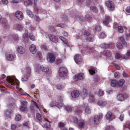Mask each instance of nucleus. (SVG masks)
Here are the masks:
<instances>
[{
	"instance_id": "obj_1",
	"label": "nucleus",
	"mask_w": 130,
	"mask_h": 130,
	"mask_svg": "<svg viewBox=\"0 0 130 130\" xmlns=\"http://www.w3.org/2000/svg\"><path fill=\"white\" fill-rule=\"evenodd\" d=\"M78 38L85 39L87 41L92 42L94 40L93 36L90 34L85 29L82 30L81 32L79 34Z\"/></svg>"
},
{
	"instance_id": "obj_2",
	"label": "nucleus",
	"mask_w": 130,
	"mask_h": 130,
	"mask_svg": "<svg viewBox=\"0 0 130 130\" xmlns=\"http://www.w3.org/2000/svg\"><path fill=\"white\" fill-rule=\"evenodd\" d=\"M62 97L60 96L58 99V101L56 102L55 104L53 102H51L50 104V106L52 107L54 106H56L59 108H61L63 106V105L62 103Z\"/></svg>"
},
{
	"instance_id": "obj_3",
	"label": "nucleus",
	"mask_w": 130,
	"mask_h": 130,
	"mask_svg": "<svg viewBox=\"0 0 130 130\" xmlns=\"http://www.w3.org/2000/svg\"><path fill=\"white\" fill-rule=\"evenodd\" d=\"M47 61L50 63L53 62L55 60V57L54 55L48 53L47 55Z\"/></svg>"
},
{
	"instance_id": "obj_4",
	"label": "nucleus",
	"mask_w": 130,
	"mask_h": 130,
	"mask_svg": "<svg viewBox=\"0 0 130 130\" xmlns=\"http://www.w3.org/2000/svg\"><path fill=\"white\" fill-rule=\"evenodd\" d=\"M106 6L109 8L111 11H112L114 9V4L111 1H108L105 2Z\"/></svg>"
},
{
	"instance_id": "obj_5",
	"label": "nucleus",
	"mask_w": 130,
	"mask_h": 130,
	"mask_svg": "<svg viewBox=\"0 0 130 130\" xmlns=\"http://www.w3.org/2000/svg\"><path fill=\"white\" fill-rule=\"evenodd\" d=\"M103 117V115L102 113H99L98 115L95 116L94 118V121L95 124H97L100 122V119Z\"/></svg>"
},
{
	"instance_id": "obj_6",
	"label": "nucleus",
	"mask_w": 130,
	"mask_h": 130,
	"mask_svg": "<svg viewBox=\"0 0 130 130\" xmlns=\"http://www.w3.org/2000/svg\"><path fill=\"white\" fill-rule=\"evenodd\" d=\"M67 73L66 69L63 67H60L59 70V74L60 76L64 77Z\"/></svg>"
},
{
	"instance_id": "obj_7",
	"label": "nucleus",
	"mask_w": 130,
	"mask_h": 130,
	"mask_svg": "<svg viewBox=\"0 0 130 130\" xmlns=\"http://www.w3.org/2000/svg\"><path fill=\"white\" fill-rule=\"evenodd\" d=\"M7 79L11 83L12 85H14L15 84L14 81L16 82V83L18 84L19 81L15 77V76H8L7 77Z\"/></svg>"
},
{
	"instance_id": "obj_8",
	"label": "nucleus",
	"mask_w": 130,
	"mask_h": 130,
	"mask_svg": "<svg viewBox=\"0 0 130 130\" xmlns=\"http://www.w3.org/2000/svg\"><path fill=\"white\" fill-rule=\"evenodd\" d=\"M74 60L76 63L77 64H80L82 62L81 56L79 54H77L74 57Z\"/></svg>"
},
{
	"instance_id": "obj_9",
	"label": "nucleus",
	"mask_w": 130,
	"mask_h": 130,
	"mask_svg": "<svg viewBox=\"0 0 130 130\" xmlns=\"http://www.w3.org/2000/svg\"><path fill=\"white\" fill-rule=\"evenodd\" d=\"M15 15L16 17L19 20H22L23 18V13L21 11H19L16 12Z\"/></svg>"
},
{
	"instance_id": "obj_10",
	"label": "nucleus",
	"mask_w": 130,
	"mask_h": 130,
	"mask_svg": "<svg viewBox=\"0 0 130 130\" xmlns=\"http://www.w3.org/2000/svg\"><path fill=\"white\" fill-rule=\"evenodd\" d=\"M84 78V74L80 73L77 75H75L74 78L75 81H76L78 80H83Z\"/></svg>"
},
{
	"instance_id": "obj_11",
	"label": "nucleus",
	"mask_w": 130,
	"mask_h": 130,
	"mask_svg": "<svg viewBox=\"0 0 130 130\" xmlns=\"http://www.w3.org/2000/svg\"><path fill=\"white\" fill-rule=\"evenodd\" d=\"M105 116L107 119L109 120L110 119V120H112L115 118V116L110 111H109L107 112Z\"/></svg>"
},
{
	"instance_id": "obj_12",
	"label": "nucleus",
	"mask_w": 130,
	"mask_h": 130,
	"mask_svg": "<svg viewBox=\"0 0 130 130\" xmlns=\"http://www.w3.org/2000/svg\"><path fill=\"white\" fill-rule=\"evenodd\" d=\"M15 55L9 54L7 55L6 59L8 60L13 61L15 60Z\"/></svg>"
},
{
	"instance_id": "obj_13",
	"label": "nucleus",
	"mask_w": 130,
	"mask_h": 130,
	"mask_svg": "<svg viewBox=\"0 0 130 130\" xmlns=\"http://www.w3.org/2000/svg\"><path fill=\"white\" fill-rule=\"evenodd\" d=\"M71 95L72 97L73 98H76L78 97L79 95V91L76 90H74L72 92Z\"/></svg>"
},
{
	"instance_id": "obj_14",
	"label": "nucleus",
	"mask_w": 130,
	"mask_h": 130,
	"mask_svg": "<svg viewBox=\"0 0 130 130\" xmlns=\"http://www.w3.org/2000/svg\"><path fill=\"white\" fill-rule=\"evenodd\" d=\"M29 50L32 54H35L37 51L35 45L33 44H31L29 47Z\"/></svg>"
},
{
	"instance_id": "obj_15",
	"label": "nucleus",
	"mask_w": 130,
	"mask_h": 130,
	"mask_svg": "<svg viewBox=\"0 0 130 130\" xmlns=\"http://www.w3.org/2000/svg\"><path fill=\"white\" fill-rule=\"evenodd\" d=\"M48 36L50 40L52 42L55 43L58 42L57 38L56 36L52 34H50Z\"/></svg>"
},
{
	"instance_id": "obj_16",
	"label": "nucleus",
	"mask_w": 130,
	"mask_h": 130,
	"mask_svg": "<svg viewBox=\"0 0 130 130\" xmlns=\"http://www.w3.org/2000/svg\"><path fill=\"white\" fill-rule=\"evenodd\" d=\"M17 51L18 53L21 54H23L25 52V49L21 46H19L17 47Z\"/></svg>"
},
{
	"instance_id": "obj_17",
	"label": "nucleus",
	"mask_w": 130,
	"mask_h": 130,
	"mask_svg": "<svg viewBox=\"0 0 130 130\" xmlns=\"http://www.w3.org/2000/svg\"><path fill=\"white\" fill-rule=\"evenodd\" d=\"M111 20V18L109 16L105 15V20H103V23L105 25L108 24L109 22Z\"/></svg>"
},
{
	"instance_id": "obj_18",
	"label": "nucleus",
	"mask_w": 130,
	"mask_h": 130,
	"mask_svg": "<svg viewBox=\"0 0 130 130\" xmlns=\"http://www.w3.org/2000/svg\"><path fill=\"white\" fill-rule=\"evenodd\" d=\"M1 22L4 28H6L8 27V22L5 18L2 19L1 20Z\"/></svg>"
},
{
	"instance_id": "obj_19",
	"label": "nucleus",
	"mask_w": 130,
	"mask_h": 130,
	"mask_svg": "<svg viewBox=\"0 0 130 130\" xmlns=\"http://www.w3.org/2000/svg\"><path fill=\"white\" fill-rule=\"evenodd\" d=\"M118 40L119 42H121V43L123 44L125 46H127V44L124 38L122 37H120L119 38Z\"/></svg>"
},
{
	"instance_id": "obj_20",
	"label": "nucleus",
	"mask_w": 130,
	"mask_h": 130,
	"mask_svg": "<svg viewBox=\"0 0 130 130\" xmlns=\"http://www.w3.org/2000/svg\"><path fill=\"white\" fill-rule=\"evenodd\" d=\"M40 69L42 71L44 72H47L49 70V68L43 65L40 66Z\"/></svg>"
},
{
	"instance_id": "obj_21",
	"label": "nucleus",
	"mask_w": 130,
	"mask_h": 130,
	"mask_svg": "<svg viewBox=\"0 0 130 130\" xmlns=\"http://www.w3.org/2000/svg\"><path fill=\"white\" fill-rule=\"evenodd\" d=\"M117 99L119 101H122L125 100V98L122 94H119L117 95Z\"/></svg>"
},
{
	"instance_id": "obj_22",
	"label": "nucleus",
	"mask_w": 130,
	"mask_h": 130,
	"mask_svg": "<svg viewBox=\"0 0 130 130\" xmlns=\"http://www.w3.org/2000/svg\"><path fill=\"white\" fill-rule=\"evenodd\" d=\"M33 0H27L25 1L24 3V5L26 6L28 5H31L32 4Z\"/></svg>"
},
{
	"instance_id": "obj_23",
	"label": "nucleus",
	"mask_w": 130,
	"mask_h": 130,
	"mask_svg": "<svg viewBox=\"0 0 130 130\" xmlns=\"http://www.w3.org/2000/svg\"><path fill=\"white\" fill-rule=\"evenodd\" d=\"M104 55L107 57H109L111 56V53L109 51L106 50L104 52Z\"/></svg>"
},
{
	"instance_id": "obj_24",
	"label": "nucleus",
	"mask_w": 130,
	"mask_h": 130,
	"mask_svg": "<svg viewBox=\"0 0 130 130\" xmlns=\"http://www.w3.org/2000/svg\"><path fill=\"white\" fill-rule=\"evenodd\" d=\"M19 109L20 111L23 112H26L27 110V108L25 106H20Z\"/></svg>"
},
{
	"instance_id": "obj_25",
	"label": "nucleus",
	"mask_w": 130,
	"mask_h": 130,
	"mask_svg": "<svg viewBox=\"0 0 130 130\" xmlns=\"http://www.w3.org/2000/svg\"><path fill=\"white\" fill-rule=\"evenodd\" d=\"M98 105L101 106H104L106 104V103L102 100H100L98 101L97 103Z\"/></svg>"
},
{
	"instance_id": "obj_26",
	"label": "nucleus",
	"mask_w": 130,
	"mask_h": 130,
	"mask_svg": "<svg viewBox=\"0 0 130 130\" xmlns=\"http://www.w3.org/2000/svg\"><path fill=\"white\" fill-rule=\"evenodd\" d=\"M30 76V75H29L25 74L24 76V77L22 78L21 79L22 81L23 82L24 81H27L28 79V78Z\"/></svg>"
},
{
	"instance_id": "obj_27",
	"label": "nucleus",
	"mask_w": 130,
	"mask_h": 130,
	"mask_svg": "<svg viewBox=\"0 0 130 130\" xmlns=\"http://www.w3.org/2000/svg\"><path fill=\"white\" fill-rule=\"evenodd\" d=\"M95 68L91 67L89 70V73L90 74L92 75L95 73Z\"/></svg>"
},
{
	"instance_id": "obj_28",
	"label": "nucleus",
	"mask_w": 130,
	"mask_h": 130,
	"mask_svg": "<svg viewBox=\"0 0 130 130\" xmlns=\"http://www.w3.org/2000/svg\"><path fill=\"white\" fill-rule=\"evenodd\" d=\"M125 82V80L123 79L120 80L118 83V85L119 87H121L123 85Z\"/></svg>"
},
{
	"instance_id": "obj_29",
	"label": "nucleus",
	"mask_w": 130,
	"mask_h": 130,
	"mask_svg": "<svg viewBox=\"0 0 130 130\" xmlns=\"http://www.w3.org/2000/svg\"><path fill=\"white\" fill-rule=\"evenodd\" d=\"M111 86L113 87H114L116 85H118V82L116 80H112L111 83Z\"/></svg>"
},
{
	"instance_id": "obj_30",
	"label": "nucleus",
	"mask_w": 130,
	"mask_h": 130,
	"mask_svg": "<svg viewBox=\"0 0 130 130\" xmlns=\"http://www.w3.org/2000/svg\"><path fill=\"white\" fill-rule=\"evenodd\" d=\"M100 46L102 48L107 49L109 48V44H107L105 43L101 44L100 45Z\"/></svg>"
},
{
	"instance_id": "obj_31",
	"label": "nucleus",
	"mask_w": 130,
	"mask_h": 130,
	"mask_svg": "<svg viewBox=\"0 0 130 130\" xmlns=\"http://www.w3.org/2000/svg\"><path fill=\"white\" fill-rule=\"evenodd\" d=\"M101 27L99 25H96L95 27V32H99L101 31Z\"/></svg>"
},
{
	"instance_id": "obj_32",
	"label": "nucleus",
	"mask_w": 130,
	"mask_h": 130,
	"mask_svg": "<svg viewBox=\"0 0 130 130\" xmlns=\"http://www.w3.org/2000/svg\"><path fill=\"white\" fill-rule=\"evenodd\" d=\"M88 94L87 90L86 89H84L82 93V95L83 97H86Z\"/></svg>"
},
{
	"instance_id": "obj_33",
	"label": "nucleus",
	"mask_w": 130,
	"mask_h": 130,
	"mask_svg": "<svg viewBox=\"0 0 130 130\" xmlns=\"http://www.w3.org/2000/svg\"><path fill=\"white\" fill-rule=\"evenodd\" d=\"M36 58L39 59H41L42 58V55L41 53L40 52H38L36 55Z\"/></svg>"
},
{
	"instance_id": "obj_34",
	"label": "nucleus",
	"mask_w": 130,
	"mask_h": 130,
	"mask_svg": "<svg viewBox=\"0 0 130 130\" xmlns=\"http://www.w3.org/2000/svg\"><path fill=\"white\" fill-rule=\"evenodd\" d=\"M36 118L40 121L41 122L42 121V120L41 118V116L40 113H37L36 114Z\"/></svg>"
},
{
	"instance_id": "obj_35",
	"label": "nucleus",
	"mask_w": 130,
	"mask_h": 130,
	"mask_svg": "<svg viewBox=\"0 0 130 130\" xmlns=\"http://www.w3.org/2000/svg\"><path fill=\"white\" fill-rule=\"evenodd\" d=\"M17 29L19 30H22L23 28V26L21 23H17L16 24Z\"/></svg>"
},
{
	"instance_id": "obj_36",
	"label": "nucleus",
	"mask_w": 130,
	"mask_h": 130,
	"mask_svg": "<svg viewBox=\"0 0 130 130\" xmlns=\"http://www.w3.org/2000/svg\"><path fill=\"white\" fill-rule=\"evenodd\" d=\"M90 9L91 11L95 12H96L98 11L96 8L94 6H91L90 7Z\"/></svg>"
},
{
	"instance_id": "obj_37",
	"label": "nucleus",
	"mask_w": 130,
	"mask_h": 130,
	"mask_svg": "<svg viewBox=\"0 0 130 130\" xmlns=\"http://www.w3.org/2000/svg\"><path fill=\"white\" fill-rule=\"evenodd\" d=\"M123 44L121 43L120 42L118 43L117 44V47L119 49H122L123 48Z\"/></svg>"
},
{
	"instance_id": "obj_38",
	"label": "nucleus",
	"mask_w": 130,
	"mask_h": 130,
	"mask_svg": "<svg viewBox=\"0 0 130 130\" xmlns=\"http://www.w3.org/2000/svg\"><path fill=\"white\" fill-rule=\"evenodd\" d=\"M50 122H48L43 126V127L44 128H49L51 127V125L50 123Z\"/></svg>"
},
{
	"instance_id": "obj_39",
	"label": "nucleus",
	"mask_w": 130,
	"mask_h": 130,
	"mask_svg": "<svg viewBox=\"0 0 130 130\" xmlns=\"http://www.w3.org/2000/svg\"><path fill=\"white\" fill-rule=\"evenodd\" d=\"M129 57H130V51H129L127 52L124 57V59H127Z\"/></svg>"
},
{
	"instance_id": "obj_40",
	"label": "nucleus",
	"mask_w": 130,
	"mask_h": 130,
	"mask_svg": "<svg viewBox=\"0 0 130 130\" xmlns=\"http://www.w3.org/2000/svg\"><path fill=\"white\" fill-rule=\"evenodd\" d=\"M106 35L104 32H101L99 35V37L101 39H103L106 37Z\"/></svg>"
},
{
	"instance_id": "obj_41",
	"label": "nucleus",
	"mask_w": 130,
	"mask_h": 130,
	"mask_svg": "<svg viewBox=\"0 0 130 130\" xmlns=\"http://www.w3.org/2000/svg\"><path fill=\"white\" fill-rule=\"evenodd\" d=\"M11 111L9 110H7L6 112V115L7 117H8L9 118H11Z\"/></svg>"
},
{
	"instance_id": "obj_42",
	"label": "nucleus",
	"mask_w": 130,
	"mask_h": 130,
	"mask_svg": "<svg viewBox=\"0 0 130 130\" xmlns=\"http://www.w3.org/2000/svg\"><path fill=\"white\" fill-rule=\"evenodd\" d=\"M26 12L27 14L30 17L32 18L33 17V15L30 10L27 9L26 10Z\"/></svg>"
},
{
	"instance_id": "obj_43",
	"label": "nucleus",
	"mask_w": 130,
	"mask_h": 130,
	"mask_svg": "<svg viewBox=\"0 0 130 130\" xmlns=\"http://www.w3.org/2000/svg\"><path fill=\"white\" fill-rule=\"evenodd\" d=\"M66 125V124L64 123H63L61 122H59L58 123V127L61 128V127H63Z\"/></svg>"
},
{
	"instance_id": "obj_44",
	"label": "nucleus",
	"mask_w": 130,
	"mask_h": 130,
	"mask_svg": "<svg viewBox=\"0 0 130 130\" xmlns=\"http://www.w3.org/2000/svg\"><path fill=\"white\" fill-rule=\"evenodd\" d=\"M34 18V20L38 22H39L40 21V19L39 18V16L37 15H35Z\"/></svg>"
},
{
	"instance_id": "obj_45",
	"label": "nucleus",
	"mask_w": 130,
	"mask_h": 130,
	"mask_svg": "<svg viewBox=\"0 0 130 130\" xmlns=\"http://www.w3.org/2000/svg\"><path fill=\"white\" fill-rule=\"evenodd\" d=\"M89 99L88 100V101L90 102H93L94 101V100L93 99L92 100V101H91L90 99L91 98V99H92L93 98L94 96V95L91 93H90L89 94Z\"/></svg>"
},
{
	"instance_id": "obj_46",
	"label": "nucleus",
	"mask_w": 130,
	"mask_h": 130,
	"mask_svg": "<svg viewBox=\"0 0 130 130\" xmlns=\"http://www.w3.org/2000/svg\"><path fill=\"white\" fill-rule=\"evenodd\" d=\"M21 116L20 115H17L15 117V119L17 121H19L21 119Z\"/></svg>"
},
{
	"instance_id": "obj_47",
	"label": "nucleus",
	"mask_w": 130,
	"mask_h": 130,
	"mask_svg": "<svg viewBox=\"0 0 130 130\" xmlns=\"http://www.w3.org/2000/svg\"><path fill=\"white\" fill-rule=\"evenodd\" d=\"M118 27V31L120 33H122L123 31V30L122 27L120 26Z\"/></svg>"
},
{
	"instance_id": "obj_48",
	"label": "nucleus",
	"mask_w": 130,
	"mask_h": 130,
	"mask_svg": "<svg viewBox=\"0 0 130 130\" xmlns=\"http://www.w3.org/2000/svg\"><path fill=\"white\" fill-rule=\"evenodd\" d=\"M30 70L31 69L29 67L27 68L26 71V72L25 74H27V75H30L31 72Z\"/></svg>"
},
{
	"instance_id": "obj_49",
	"label": "nucleus",
	"mask_w": 130,
	"mask_h": 130,
	"mask_svg": "<svg viewBox=\"0 0 130 130\" xmlns=\"http://www.w3.org/2000/svg\"><path fill=\"white\" fill-rule=\"evenodd\" d=\"M113 127L111 126H109L105 129V130H113Z\"/></svg>"
},
{
	"instance_id": "obj_50",
	"label": "nucleus",
	"mask_w": 130,
	"mask_h": 130,
	"mask_svg": "<svg viewBox=\"0 0 130 130\" xmlns=\"http://www.w3.org/2000/svg\"><path fill=\"white\" fill-rule=\"evenodd\" d=\"M13 39L15 40H19V38L17 35L14 34L12 36Z\"/></svg>"
},
{
	"instance_id": "obj_51",
	"label": "nucleus",
	"mask_w": 130,
	"mask_h": 130,
	"mask_svg": "<svg viewBox=\"0 0 130 130\" xmlns=\"http://www.w3.org/2000/svg\"><path fill=\"white\" fill-rule=\"evenodd\" d=\"M77 18L80 21L82 22L84 21L85 20V18H84L82 16L81 17L78 16Z\"/></svg>"
},
{
	"instance_id": "obj_52",
	"label": "nucleus",
	"mask_w": 130,
	"mask_h": 130,
	"mask_svg": "<svg viewBox=\"0 0 130 130\" xmlns=\"http://www.w3.org/2000/svg\"><path fill=\"white\" fill-rule=\"evenodd\" d=\"M85 112L89 114L90 113L91 111L89 108L87 107L85 109Z\"/></svg>"
},
{
	"instance_id": "obj_53",
	"label": "nucleus",
	"mask_w": 130,
	"mask_h": 130,
	"mask_svg": "<svg viewBox=\"0 0 130 130\" xmlns=\"http://www.w3.org/2000/svg\"><path fill=\"white\" fill-rule=\"evenodd\" d=\"M84 123L83 122H79V126L81 128H83L84 127Z\"/></svg>"
},
{
	"instance_id": "obj_54",
	"label": "nucleus",
	"mask_w": 130,
	"mask_h": 130,
	"mask_svg": "<svg viewBox=\"0 0 130 130\" xmlns=\"http://www.w3.org/2000/svg\"><path fill=\"white\" fill-rule=\"evenodd\" d=\"M82 112V111L81 110L77 109L75 111V112L76 114L79 115Z\"/></svg>"
},
{
	"instance_id": "obj_55",
	"label": "nucleus",
	"mask_w": 130,
	"mask_h": 130,
	"mask_svg": "<svg viewBox=\"0 0 130 130\" xmlns=\"http://www.w3.org/2000/svg\"><path fill=\"white\" fill-rule=\"evenodd\" d=\"M119 73L118 72H116L114 73V76L116 78H119Z\"/></svg>"
},
{
	"instance_id": "obj_56",
	"label": "nucleus",
	"mask_w": 130,
	"mask_h": 130,
	"mask_svg": "<svg viewBox=\"0 0 130 130\" xmlns=\"http://www.w3.org/2000/svg\"><path fill=\"white\" fill-rule=\"evenodd\" d=\"M29 38L32 41H34L35 40V38L34 36H33L32 34L30 33L29 35Z\"/></svg>"
},
{
	"instance_id": "obj_57",
	"label": "nucleus",
	"mask_w": 130,
	"mask_h": 130,
	"mask_svg": "<svg viewBox=\"0 0 130 130\" xmlns=\"http://www.w3.org/2000/svg\"><path fill=\"white\" fill-rule=\"evenodd\" d=\"M66 25L65 24H58L57 26L59 27H61L62 28H64L66 27Z\"/></svg>"
},
{
	"instance_id": "obj_58",
	"label": "nucleus",
	"mask_w": 130,
	"mask_h": 130,
	"mask_svg": "<svg viewBox=\"0 0 130 130\" xmlns=\"http://www.w3.org/2000/svg\"><path fill=\"white\" fill-rule=\"evenodd\" d=\"M33 102V103L32 104L33 105H34L35 106V107H36L38 109H39V110H40V108L38 106V104H37V103L35 101H32Z\"/></svg>"
},
{
	"instance_id": "obj_59",
	"label": "nucleus",
	"mask_w": 130,
	"mask_h": 130,
	"mask_svg": "<svg viewBox=\"0 0 130 130\" xmlns=\"http://www.w3.org/2000/svg\"><path fill=\"white\" fill-rule=\"evenodd\" d=\"M65 109L68 111H70L72 109L71 107L69 106H66L65 108Z\"/></svg>"
},
{
	"instance_id": "obj_60",
	"label": "nucleus",
	"mask_w": 130,
	"mask_h": 130,
	"mask_svg": "<svg viewBox=\"0 0 130 130\" xmlns=\"http://www.w3.org/2000/svg\"><path fill=\"white\" fill-rule=\"evenodd\" d=\"M21 104L23 105L22 106H26L27 104V102L26 101H22L21 102Z\"/></svg>"
},
{
	"instance_id": "obj_61",
	"label": "nucleus",
	"mask_w": 130,
	"mask_h": 130,
	"mask_svg": "<svg viewBox=\"0 0 130 130\" xmlns=\"http://www.w3.org/2000/svg\"><path fill=\"white\" fill-rule=\"evenodd\" d=\"M85 50H86L87 52L89 53L92 52V49L91 48L86 47V48Z\"/></svg>"
},
{
	"instance_id": "obj_62",
	"label": "nucleus",
	"mask_w": 130,
	"mask_h": 130,
	"mask_svg": "<svg viewBox=\"0 0 130 130\" xmlns=\"http://www.w3.org/2000/svg\"><path fill=\"white\" fill-rule=\"evenodd\" d=\"M109 48H113L115 46L114 44L112 43H110L109 44Z\"/></svg>"
},
{
	"instance_id": "obj_63",
	"label": "nucleus",
	"mask_w": 130,
	"mask_h": 130,
	"mask_svg": "<svg viewBox=\"0 0 130 130\" xmlns=\"http://www.w3.org/2000/svg\"><path fill=\"white\" fill-rule=\"evenodd\" d=\"M85 18L86 20H90L91 18V17L90 15L88 14L86 15Z\"/></svg>"
},
{
	"instance_id": "obj_64",
	"label": "nucleus",
	"mask_w": 130,
	"mask_h": 130,
	"mask_svg": "<svg viewBox=\"0 0 130 130\" xmlns=\"http://www.w3.org/2000/svg\"><path fill=\"white\" fill-rule=\"evenodd\" d=\"M2 2L3 4L5 5H7L8 4V0H2Z\"/></svg>"
}]
</instances>
